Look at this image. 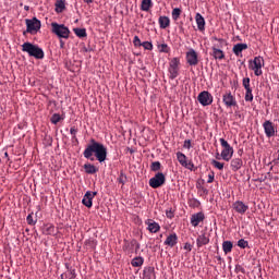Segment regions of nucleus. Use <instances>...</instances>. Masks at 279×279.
<instances>
[{
	"instance_id": "f257e3e1",
	"label": "nucleus",
	"mask_w": 279,
	"mask_h": 279,
	"mask_svg": "<svg viewBox=\"0 0 279 279\" xmlns=\"http://www.w3.org/2000/svg\"><path fill=\"white\" fill-rule=\"evenodd\" d=\"M83 156L87 160L93 161L96 158L98 162H106V159L108 158V147L95 141V138H92L89 141V144L86 146L85 150L83 151Z\"/></svg>"
},
{
	"instance_id": "f03ea898",
	"label": "nucleus",
	"mask_w": 279,
	"mask_h": 279,
	"mask_svg": "<svg viewBox=\"0 0 279 279\" xmlns=\"http://www.w3.org/2000/svg\"><path fill=\"white\" fill-rule=\"evenodd\" d=\"M22 51L28 53L31 58L36 60H43L45 58V51L43 48H39L38 45H34L29 41H26L22 45Z\"/></svg>"
},
{
	"instance_id": "7ed1b4c3",
	"label": "nucleus",
	"mask_w": 279,
	"mask_h": 279,
	"mask_svg": "<svg viewBox=\"0 0 279 279\" xmlns=\"http://www.w3.org/2000/svg\"><path fill=\"white\" fill-rule=\"evenodd\" d=\"M263 66H265V59L260 56L248 61V69L254 71V75H256V77H260V75H263Z\"/></svg>"
},
{
	"instance_id": "20e7f679",
	"label": "nucleus",
	"mask_w": 279,
	"mask_h": 279,
	"mask_svg": "<svg viewBox=\"0 0 279 279\" xmlns=\"http://www.w3.org/2000/svg\"><path fill=\"white\" fill-rule=\"evenodd\" d=\"M25 24H26V32L23 33V35L25 36V34H38V32H40V27H43V24L40 23V20H37L36 17L33 19H26L25 20Z\"/></svg>"
},
{
	"instance_id": "39448f33",
	"label": "nucleus",
	"mask_w": 279,
	"mask_h": 279,
	"mask_svg": "<svg viewBox=\"0 0 279 279\" xmlns=\"http://www.w3.org/2000/svg\"><path fill=\"white\" fill-rule=\"evenodd\" d=\"M51 32L52 34L58 36V38L66 39L71 35V31L69 29V27H66L64 24H58L56 22L51 23Z\"/></svg>"
},
{
	"instance_id": "423d86ee",
	"label": "nucleus",
	"mask_w": 279,
	"mask_h": 279,
	"mask_svg": "<svg viewBox=\"0 0 279 279\" xmlns=\"http://www.w3.org/2000/svg\"><path fill=\"white\" fill-rule=\"evenodd\" d=\"M220 145L222 147V151L220 154L222 160L230 162V160H232V156H234V148H232L225 138H220Z\"/></svg>"
},
{
	"instance_id": "0eeeda50",
	"label": "nucleus",
	"mask_w": 279,
	"mask_h": 279,
	"mask_svg": "<svg viewBox=\"0 0 279 279\" xmlns=\"http://www.w3.org/2000/svg\"><path fill=\"white\" fill-rule=\"evenodd\" d=\"M168 73L170 80H175L180 75V58L174 57L169 62Z\"/></svg>"
},
{
	"instance_id": "6e6552de",
	"label": "nucleus",
	"mask_w": 279,
	"mask_h": 279,
	"mask_svg": "<svg viewBox=\"0 0 279 279\" xmlns=\"http://www.w3.org/2000/svg\"><path fill=\"white\" fill-rule=\"evenodd\" d=\"M214 40L219 43V45L213 46V48H211L213 52L210 53V56H213V58H215V60H223L226 58V53L223 52V50H221L219 48L223 47V43H226V40L219 39L217 37H215Z\"/></svg>"
},
{
	"instance_id": "1a4fd4ad",
	"label": "nucleus",
	"mask_w": 279,
	"mask_h": 279,
	"mask_svg": "<svg viewBox=\"0 0 279 279\" xmlns=\"http://www.w3.org/2000/svg\"><path fill=\"white\" fill-rule=\"evenodd\" d=\"M167 182V178L165 177V173L158 172L149 180V186L151 189H160Z\"/></svg>"
},
{
	"instance_id": "9d476101",
	"label": "nucleus",
	"mask_w": 279,
	"mask_h": 279,
	"mask_svg": "<svg viewBox=\"0 0 279 279\" xmlns=\"http://www.w3.org/2000/svg\"><path fill=\"white\" fill-rule=\"evenodd\" d=\"M197 101L201 104V106H210L214 101L213 94H210L208 90L201 92L197 96Z\"/></svg>"
},
{
	"instance_id": "9b49d317",
	"label": "nucleus",
	"mask_w": 279,
	"mask_h": 279,
	"mask_svg": "<svg viewBox=\"0 0 279 279\" xmlns=\"http://www.w3.org/2000/svg\"><path fill=\"white\" fill-rule=\"evenodd\" d=\"M177 160L179 161L181 167H184L185 169H189L190 171H193V169H195V165L193 163V161H189V158L186 157V155H184V153L178 151Z\"/></svg>"
},
{
	"instance_id": "f8f14e48",
	"label": "nucleus",
	"mask_w": 279,
	"mask_h": 279,
	"mask_svg": "<svg viewBox=\"0 0 279 279\" xmlns=\"http://www.w3.org/2000/svg\"><path fill=\"white\" fill-rule=\"evenodd\" d=\"M222 102L225 104L226 108H235L236 106H239V104L236 102V97L232 95V92H226L222 95Z\"/></svg>"
},
{
	"instance_id": "ddd939ff",
	"label": "nucleus",
	"mask_w": 279,
	"mask_h": 279,
	"mask_svg": "<svg viewBox=\"0 0 279 279\" xmlns=\"http://www.w3.org/2000/svg\"><path fill=\"white\" fill-rule=\"evenodd\" d=\"M186 62L190 66H197L199 64V58L197 56V51H195V49L191 48L187 52H186Z\"/></svg>"
},
{
	"instance_id": "4468645a",
	"label": "nucleus",
	"mask_w": 279,
	"mask_h": 279,
	"mask_svg": "<svg viewBox=\"0 0 279 279\" xmlns=\"http://www.w3.org/2000/svg\"><path fill=\"white\" fill-rule=\"evenodd\" d=\"M263 128L267 138L276 136V124H274V122L266 120L263 123Z\"/></svg>"
},
{
	"instance_id": "2eb2a0df",
	"label": "nucleus",
	"mask_w": 279,
	"mask_h": 279,
	"mask_svg": "<svg viewBox=\"0 0 279 279\" xmlns=\"http://www.w3.org/2000/svg\"><path fill=\"white\" fill-rule=\"evenodd\" d=\"M97 197V192L87 191L83 196L82 204L86 206V208H93V199Z\"/></svg>"
},
{
	"instance_id": "dca6fc26",
	"label": "nucleus",
	"mask_w": 279,
	"mask_h": 279,
	"mask_svg": "<svg viewBox=\"0 0 279 279\" xmlns=\"http://www.w3.org/2000/svg\"><path fill=\"white\" fill-rule=\"evenodd\" d=\"M233 210L238 213L239 215H245L247 210H250V206H247L243 201H236L232 204Z\"/></svg>"
},
{
	"instance_id": "f3484780",
	"label": "nucleus",
	"mask_w": 279,
	"mask_h": 279,
	"mask_svg": "<svg viewBox=\"0 0 279 279\" xmlns=\"http://www.w3.org/2000/svg\"><path fill=\"white\" fill-rule=\"evenodd\" d=\"M204 219H206V216L204 213L199 211L191 216L190 221L193 228H197L199 223H203Z\"/></svg>"
},
{
	"instance_id": "a211bd4d",
	"label": "nucleus",
	"mask_w": 279,
	"mask_h": 279,
	"mask_svg": "<svg viewBox=\"0 0 279 279\" xmlns=\"http://www.w3.org/2000/svg\"><path fill=\"white\" fill-rule=\"evenodd\" d=\"M145 225L148 226L147 230L151 232L153 234H156L157 232H160V225L153 219H147L145 221Z\"/></svg>"
},
{
	"instance_id": "6ab92c4d",
	"label": "nucleus",
	"mask_w": 279,
	"mask_h": 279,
	"mask_svg": "<svg viewBox=\"0 0 279 279\" xmlns=\"http://www.w3.org/2000/svg\"><path fill=\"white\" fill-rule=\"evenodd\" d=\"M247 49V44H235L232 48L234 56L243 58V51Z\"/></svg>"
},
{
	"instance_id": "aec40b11",
	"label": "nucleus",
	"mask_w": 279,
	"mask_h": 279,
	"mask_svg": "<svg viewBox=\"0 0 279 279\" xmlns=\"http://www.w3.org/2000/svg\"><path fill=\"white\" fill-rule=\"evenodd\" d=\"M208 243H210V238L208 236V233H203L196 239L197 247H204V245H208Z\"/></svg>"
},
{
	"instance_id": "412c9836",
	"label": "nucleus",
	"mask_w": 279,
	"mask_h": 279,
	"mask_svg": "<svg viewBox=\"0 0 279 279\" xmlns=\"http://www.w3.org/2000/svg\"><path fill=\"white\" fill-rule=\"evenodd\" d=\"M163 244L168 245V247H175V245H178V234L177 233L169 234L165 240Z\"/></svg>"
},
{
	"instance_id": "4be33fe9",
	"label": "nucleus",
	"mask_w": 279,
	"mask_h": 279,
	"mask_svg": "<svg viewBox=\"0 0 279 279\" xmlns=\"http://www.w3.org/2000/svg\"><path fill=\"white\" fill-rule=\"evenodd\" d=\"M196 25L199 32H204L206 29V20L199 13L195 15Z\"/></svg>"
},
{
	"instance_id": "5701e85b",
	"label": "nucleus",
	"mask_w": 279,
	"mask_h": 279,
	"mask_svg": "<svg viewBox=\"0 0 279 279\" xmlns=\"http://www.w3.org/2000/svg\"><path fill=\"white\" fill-rule=\"evenodd\" d=\"M231 171H239L241 167H243V159L241 158H233L230 162Z\"/></svg>"
},
{
	"instance_id": "b1692460",
	"label": "nucleus",
	"mask_w": 279,
	"mask_h": 279,
	"mask_svg": "<svg viewBox=\"0 0 279 279\" xmlns=\"http://www.w3.org/2000/svg\"><path fill=\"white\" fill-rule=\"evenodd\" d=\"M158 23H159L160 29H167V27L171 25V20L169 19V16L162 15V16H159Z\"/></svg>"
},
{
	"instance_id": "393cba45",
	"label": "nucleus",
	"mask_w": 279,
	"mask_h": 279,
	"mask_svg": "<svg viewBox=\"0 0 279 279\" xmlns=\"http://www.w3.org/2000/svg\"><path fill=\"white\" fill-rule=\"evenodd\" d=\"M143 279H156V271L154 267L144 269Z\"/></svg>"
},
{
	"instance_id": "a878e982",
	"label": "nucleus",
	"mask_w": 279,
	"mask_h": 279,
	"mask_svg": "<svg viewBox=\"0 0 279 279\" xmlns=\"http://www.w3.org/2000/svg\"><path fill=\"white\" fill-rule=\"evenodd\" d=\"M85 173H88L89 175H93L95 173H97V171H99V169L97 167H95V165L92 163H85L83 166Z\"/></svg>"
},
{
	"instance_id": "bb28decb",
	"label": "nucleus",
	"mask_w": 279,
	"mask_h": 279,
	"mask_svg": "<svg viewBox=\"0 0 279 279\" xmlns=\"http://www.w3.org/2000/svg\"><path fill=\"white\" fill-rule=\"evenodd\" d=\"M154 8V2L151 0H142L141 10L143 12H149Z\"/></svg>"
},
{
	"instance_id": "cd10ccee",
	"label": "nucleus",
	"mask_w": 279,
	"mask_h": 279,
	"mask_svg": "<svg viewBox=\"0 0 279 279\" xmlns=\"http://www.w3.org/2000/svg\"><path fill=\"white\" fill-rule=\"evenodd\" d=\"M232 247H234V244L232 243V241L222 242V252L225 254H230V252H232Z\"/></svg>"
},
{
	"instance_id": "c85d7f7f",
	"label": "nucleus",
	"mask_w": 279,
	"mask_h": 279,
	"mask_svg": "<svg viewBox=\"0 0 279 279\" xmlns=\"http://www.w3.org/2000/svg\"><path fill=\"white\" fill-rule=\"evenodd\" d=\"M145 263V258L141 257V256H137V257H134L132 260H131V265L132 267H143V264Z\"/></svg>"
},
{
	"instance_id": "c756f323",
	"label": "nucleus",
	"mask_w": 279,
	"mask_h": 279,
	"mask_svg": "<svg viewBox=\"0 0 279 279\" xmlns=\"http://www.w3.org/2000/svg\"><path fill=\"white\" fill-rule=\"evenodd\" d=\"M54 5H56V12L58 14L64 12V10L66 8V5H65L63 0H57Z\"/></svg>"
},
{
	"instance_id": "7c9ffc66",
	"label": "nucleus",
	"mask_w": 279,
	"mask_h": 279,
	"mask_svg": "<svg viewBox=\"0 0 279 279\" xmlns=\"http://www.w3.org/2000/svg\"><path fill=\"white\" fill-rule=\"evenodd\" d=\"M73 32L77 38H86L88 36L86 28H73Z\"/></svg>"
},
{
	"instance_id": "2f4dec72",
	"label": "nucleus",
	"mask_w": 279,
	"mask_h": 279,
	"mask_svg": "<svg viewBox=\"0 0 279 279\" xmlns=\"http://www.w3.org/2000/svg\"><path fill=\"white\" fill-rule=\"evenodd\" d=\"M118 182L119 184H122V186L125 185V183L128 182V175L125 174V172L120 171Z\"/></svg>"
},
{
	"instance_id": "473e14b6",
	"label": "nucleus",
	"mask_w": 279,
	"mask_h": 279,
	"mask_svg": "<svg viewBox=\"0 0 279 279\" xmlns=\"http://www.w3.org/2000/svg\"><path fill=\"white\" fill-rule=\"evenodd\" d=\"M50 121L53 125H58V123H60V121H62V117H60V113H54V114H52Z\"/></svg>"
},
{
	"instance_id": "72a5a7b5",
	"label": "nucleus",
	"mask_w": 279,
	"mask_h": 279,
	"mask_svg": "<svg viewBox=\"0 0 279 279\" xmlns=\"http://www.w3.org/2000/svg\"><path fill=\"white\" fill-rule=\"evenodd\" d=\"M180 14H182V10L180 8H175L172 10V20L178 21L180 19Z\"/></svg>"
},
{
	"instance_id": "f704fd0d",
	"label": "nucleus",
	"mask_w": 279,
	"mask_h": 279,
	"mask_svg": "<svg viewBox=\"0 0 279 279\" xmlns=\"http://www.w3.org/2000/svg\"><path fill=\"white\" fill-rule=\"evenodd\" d=\"M158 49L161 53H169V51H171V48L167 44L159 45Z\"/></svg>"
},
{
	"instance_id": "c9c22d12",
	"label": "nucleus",
	"mask_w": 279,
	"mask_h": 279,
	"mask_svg": "<svg viewBox=\"0 0 279 279\" xmlns=\"http://www.w3.org/2000/svg\"><path fill=\"white\" fill-rule=\"evenodd\" d=\"M244 99H245V101H254V94H252V88L245 89Z\"/></svg>"
},
{
	"instance_id": "e433bc0d",
	"label": "nucleus",
	"mask_w": 279,
	"mask_h": 279,
	"mask_svg": "<svg viewBox=\"0 0 279 279\" xmlns=\"http://www.w3.org/2000/svg\"><path fill=\"white\" fill-rule=\"evenodd\" d=\"M248 246H250V242H247L246 240L240 239L238 241V247H241V250H245V247H248Z\"/></svg>"
},
{
	"instance_id": "4c0bfd02",
	"label": "nucleus",
	"mask_w": 279,
	"mask_h": 279,
	"mask_svg": "<svg viewBox=\"0 0 279 279\" xmlns=\"http://www.w3.org/2000/svg\"><path fill=\"white\" fill-rule=\"evenodd\" d=\"M191 208H199L202 206V203L197 198H192L190 201Z\"/></svg>"
},
{
	"instance_id": "58836bf2",
	"label": "nucleus",
	"mask_w": 279,
	"mask_h": 279,
	"mask_svg": "<svg viewBox=\"0 0 279 279\" xmlns=\"http://www.w3.org/2000/svg\"><path fill=\"white\" fill-rule=\"evenodd\" d=\"M211 165H213V167H215L219 171H223V163L222 162H219V161L213 159Z\"/></svg>"
},
{
	"instance_id": "ea45409f",
	"label": "nucleus",
	"mask_w": 279,
	"mask_h": 279,
	"mask_svg": "<svg viewBox=\"0 0 279 279\" xmlns=\"http://www.w3.org/2000/svg\"><path fill=\"white\" fill-rule=\"evenodd\" d=\"M160 167H162V165L160 163V161H154V162L150 165L151 171H160Z\"/></svg>"
},
{
	"instance_id": "a19ab883",
	"label": "nucleus",
	"mask_w": 279,
	"mask_h": 279,
	"mask_svg": "<svg viewBox=\"0 0 279 279\" xmlns=\"http://www.w3.org/2000/svg\"><path fill=\"white\" fill-rule=\"evenodd\" d=\"M70 134L72 135V141H75L77 143V129L75 126H72L70 129Z\"/></svg>"
},
{
	"instance_id": "79ce46f5",
	"label": "nucleus",
	"mask_w": 279,
	"mask_h": 279,
	"mask_svg": "<svg viewBox=\"0 0 279 279\" xmlns=\"http://www.w3.org/2000/svg\"><path fill=\"white\" fill-rule=\"evenodd\" d=\"M142 47H144V49H146L147 51H151L154 49V45L150 41L142 43Z\"/></svg>"
},
{
	"instance_id": "37998d69",
	"label": "nucleus",
	"mask_w": 279,
	"mask_h": 279,
	"mask_svg": "<svg viewBox=\"0 0 279 279\" xmlns=\"http://www.w3.org/2000/svg\"><path fill=\"white\" fill-rule=\"evenodd\" d=\"M242 85L244 86L245 90L252 89V87L250 86V77H244L242 81Z\"/></svg>"
},
{
	"instance_id": "c03bdc74",
	"label": "nucleus",
	"mask_w": 279,
	"mask_h": 279,
	"mask_svg": "<svg viewBox=\"0 0 279 279\" xmlns=\"http://www.w3.org/2000/svg\"><path fill=\"white\" fill-rule=\"evenodd\" d=\"M175 211L173 210V208H168L167 210H166V217L168 218V219H173V217H175V214H174Z\"/></svg>"
},
{
	"instance_id": "a18cd8bd",
	"label": "nucleus",
	"mask_w": 279,
	"mask_h": 279,
	"mask_svg": "<svg viewBox=\"0 0 279 279\" xmlns=\"http://www.w3.org/2000/svg\"><path fill=\"white\" fill-rule=\"evenodd\" d=\"M34 214H29L27 217H26V221L28 223V226H36V220H34Z\"/></svg>"
},
{
	"instance_id": "49530a36",
	"label": "nucleus",
	"mask_w": 279,
	"mask_h": 279,
	"mask_svg": "<svg viewBox=\"0 0 279 279\" xmlns=\"http://www.w3.org/2000/svg\"><path fill=\"white\" fill-rule=\"evenodd\" d=\"M76 274H75V269H73V268H71L70 270H69V274H65V278H68V279H74V278H76Z\"/></svg>"
},
{
	"instance_id": "de8ad7c7",
	"label": "nucleus",
	"mask_w": 279,
	"mask_h": 279,
	"mask_svg": "<svg viewBox=\"0 0 279 279\" xmlns=\"http://www.w3.org/2000/svg\"><path fill=\"white\" fill-rule=\"evenodd\" d=\"M133 45L134 47H142L143 43H141V38H138V36H134Z\"/></svg>"
},
{
	"instance_id": "09e8293b",
	"label": "nucleus",
	"mask_w": 279,
	"mask_h": 279,
	"mask_svg": "<svg viewBox=\"0 0 279 279\" xmlns=\"http://www.w3.org/2000/svg\"><path fill=\"white\" fill-rule=\"evenodd\" d=\"M215 182V172H210L208 174V180H207V183L208 184H213Z\"/></svg>"
},
{
	"instance_id": "8fccbe9b",
	"label": "nucleus",
	"mask_w": 279,
	"mask_h": 279,
	"mask_svg": "<svg viewBox=\"0 0 279 279\" xmlns=\"http://www.w3.org/2000/svg\"><path fill=\"white\" fill-rule=\"evenodd\" d=\"M85 245H87L88 247H95V240H86L85 241Z\"/></svg>"
},
{
	"instance_id": "3c124183",
	"label": "nucleus",
	"mask_w": 279,
	"mask_h": 279,
	"mask_svg": "<svg viewBox=\"0 0 279 279\" xmlns=\"http://www.w3.org/2000/svg\"><path fill=\"white\" fill-rule=\"evenodd\" d=\"M183 250H186L187 252H191L193 250V245H191V243L186 242L183 246Z\"/></svg>"
},
{
	"instance_id": "603ef678",
	"label": "nucleus",
	"mask_w": 279,
	"mask_h": 279,
	"mask_svg": "<svg viewBox=\"0 0 279 279\" xmlns=\"http://www.w3.org/2000/svg\"><path fill=\"white\" fill-rule=\"evenodd\" d=\"M183 147H184V149H190L191 148V140H185Z\"/></svg>"
},
{
	"instance_id": "864d4df0",
	"label": "nucleus",
	"mask_w": 279,
	"mask_h": 279,
	"mask_svg": "<svg viewBox=\"0 0 279 279\" xmlns=\"http://www.w3.org/2000/svg\"><path fill=\"white\" fill-rule=\"evenodd\" d=\"M54 230H56V228H54L53 226H49V227L47 228L48 234H53Z\"/></svg>"
},
{
	"instance_id": "5fc2aeb1",
	"label": "nucleus",
	"mask_w": 279,
	"mask_h": 279,
	"mask_svg": "<svg viewBox=\"0 0 279 279\" xmlns=\"http://www.w3.org/2000/svg\"><path fill=\"white\" fill-rule=\"evenodd\" d=\"M216 158L217 160H221V154L219 155V153H217Z\"/></svg>"
},
{
	"instance_id": "6e6d98bb",
	"label": "nucleus",
	"mask_w": 279,
	"mask_h": 279,
	"mask_svg": "<svg viewBox=\"0 0 279 279\" xmlns=\"http://www.w3.org/2000/svg\"><path fill=\"white\" fill-rule=\"evenodd\" d=\"M84 3H93V0H83Z\"/></svg>"
},
{
	"instance_id": "4d7b16f0",
	"label": "nucleus",
	"mask_w": 279,
	"mask_h": 279,
	"mask_svg": "<svg viewBox=\"0 0 279 279\" xmlns=\"http://www.w3.org/2000/svg\"><path fill=\"white\" fill-rule=\"evenodd\" d=\"M64 278H66V275H61V279H64Z\"/></svg>"
},
{
	"instance_id": "13d9d810",
	"label": "nucleus",
	"mask_w": 279,
	"mask_h": 279,
	"mask_svg": "<svg viewBox=\"0 0 279 279\" xmlns=\"http://www.w3.org/2000/svg\"><path fill=\"white\" fill-rule=\"evenodd\" d=\"M60 45H61V47H64V43L63 41H60Z\"/></svg>"
},
{
	"instance_id": "bf43d9fd",
	"label": "nucleus",
	"mask_w": 279,
	"mask_h": 279,
	"mask_svg": "<svg viewBox=\"0 0 279 279\" xmlns=\"http://www.w3.org/2000/svg\"><path fill=\"white\" fill-rule=\"evenodd\" d=\"M140 247H141V244H138V243H137V246H136V248L138 250Z\"/></svg>"
},
{
	"instance_id": "052dcab7",
	"label": "nucleus",
	"mask_w": 279,
	"mask_h": 279,
	"mask_svg": "<svg viewBox=\"0 0 279 279\" xmlns=\"http://www.w3.org/2000/svg\"><path fill=\"white\" fill-rule=\"evenodd\" d=\"M25 10H29V7H25Z\"/></svg>"
},
{
	"instance_id": "680f3d73",
	"label": "nucleus",
	"mask_w": 279,
	"mask_h": 279,
	"mask_svg": "<svg viewBox=\"0 0 279 279\" xmlns=\"http://www.w3.org/2000/svg\"><path fill=\"white\" fill-rule=\"evenodd\" d=\"M4 156H8V153H5V155Z\"/></svg>"
},
{
	"instance_id": "e2e57ef3",
	"label": "nucleus",
	"mask_w": 279,
	"mask_h": 279,
	"mask_svg": "<svg viewBox=\"0 0 279 279\" xmlns=\"http://www.w3.org/2000/svg\"><path fill=\"white\" fill-rule=\"evenodd\" d=\"M277 160H279V155H278V158H277Z\"/></svg>"
}]
</instances>
